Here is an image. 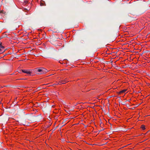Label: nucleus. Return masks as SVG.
I'll return each instance as SVG.
<instances>
[{"label": "nucleus", "instance_id": "13", "mask_svg": "<svg viewBox=\"0 0 150 150\" xmlns=\"http://www.w3.org/2000/svg\"><path fill=\"white\" fill-rule=\"evenodd\" d=\"M38 90H40V89H41V88L40 87H38Z\"/></svg>", "mask_w": 150, "mask_h": 150}, {"label": "nucleus", "instance_id": "2", "mask_svg": "<svg viewBox=\"0 0 150 150\" xmlns=\"http://www.w3.org/2000/svg\"><path fill=\"white\" fill-rule=\"evenodd\" d=\"M55 50L53 48H50L48 49L47 51V54L48 55H53L56 52Z\"/></svg>", "mask_w": 150, "mask_h": 150}, {"label": "nucleus", "instance_id": "18", "mask_svg": "<svg viewBox=\"0 0 150 150\" xmlns=\"http://www.w3.org/2000/svg\"><path fill=\"white\" fill-rule=\"evenodd\" d=\"M150 131V130H149L148 132H149Z\"/></svg>", "mask_w": 150, "mask_h": 150}, {"label": "nucleus", "instance_id": "4", "mask_svg": "<svg viewBox=\"0 0 150 150\" xmlns=\"http://www.w3.org/2000/svg\"><path fill=\"white\" fill-rule=\"evenodd\" d=\"M141 128L143 130H144L145 129V126L144 125H141Z\"/></svg>", "mask_w": 150, "mask_h": 150}, {"label": "nucleus", "instance_id": "6", "mask_svg": "<svg viewBox=\"0 0 150 150\" xmlns=\"http://www.w3.org/2000/svg\"><path fill=\"white\" fill-rule=\"evenodd\" d=\"M26 73L29 75H31V72L27 71Z\"/></svg>", "mask_w": 150, "mask_h": 150}, {"label": "nucleus", "instance_id": "14", "mask_svg": "<svg viewBox=\"0 0 150 150\" xmlns=\"http://www.w3.org/2000/svg\"><path fill=\"white\" fill-rule=\"evenodd\" d=\"M2 52V50L1 49H0V52Z\"/></svg>", "mask_w": 150, "mask_h": 150}, {"label": "nucleus", "instance_id": "17", "mask_svg": "<svg viewBox=\"0 0 150 150\" xmlns=\"http://www.w3.org/2000/svg\"><path fill=\"white\" fill-rule=\"evenodd\" d=\"M18 72H19V73H21V72H20V71Z\"/></svg>", "mask_w": 150, "mask_h": 150}, {"label": "nucleus", "instance_id": "9", "mask_svg": "<svg viewBox=\"0 0 150 150\" xmlns=\"http://www.w3.org/2000/svg\"><path fill=\"white\" fill-rule=\"evenodd\" d=\"M28 2V1L27 0H25L24 1V3L23 4H24V5H25L26 4H27Z\"/></svg>", "mask_w": 150, "mask_h": 150}, {"label": "nucleus", "instance_id": "8", "mask_svg": "<svg viewBox=\"0 0 150 150\" xmlns=\"http://www.w3.org/2000/svg\"><path fill=\"white\" fill-rule=\"evenodd\" d=\"M40 5L41 6H46V4L45 3H42L41 2L40 3Z\"/></svg>", "mask_w": 150, "mask_h": 150}, {"label": "nucleus", "instance_id": "5", "mask_svg": "<svg viewBox=\"0 0 150 150\" xmlns=\"http://www.w3.org/2000/svg\"><path fill=\"white\" fill-rule=\"evenodd\" d=\"M0 47L1 48H4V47L2 45V42H0Z\"/></svg>", "mask_w": 150, "mask_h": 150}, {"label": "nucleus", "instance_id": "15", "mask_svg": "<svg viewBox=\"0 0 150 150\" xmlns=\"http://www.w3.org/2000/svg\"><path fill=\"white\" fill-rule=\"evenodd\" d=\"M60 83L62 84H64L65 83H62V82H60Z\"/></svg>", "mask_w": 150, "mask_h": 150}, {"label": "nucleus", "instance_id": "7", "mask_svg": "<svg viewBox=\"0 0 150 150\" xmlns=\"http://www.w3.org/2000/svg\"><path fill=\"white\" fill-rule=\"evenodd\" d=\"M18 17H19V16H15L14 17V19L15 20H17L18 19Z\"/></svg>", "mask_w": 150, "mask_h": 150}, {"label": "nucleus", "instance_id": "16", "mask_svg": "<svg viewBox=\"0 0 150 150\" xmlns=\"http://www.w3.org/2000/svg\"><path fill=\"white\" fill-rule=\"evenodd\" d=\"M110 129H112V127H110Z\"/></svg>", "mask_w": 150, "mask_h": 150}, {"label": "nucleus", "instance_id": "11", "mask_svg": "<svg viewBox=\"0 0 150 150\" xmlns=\"http://www.w3.org/2000/svg\"><path fill=\"white\" fill-rule=\"evenodd\" d=\"M25 79H26L21 78V79H17V80H25Z\"/></svg>", "mask_w": 150, "mask_h": 150}, {"label": "nucleus", "instance_id": "3", "mask_svg": "<svg viewBox=\"0 0 150 150\" xmlns=\"http://www.w3.org/2000/svg\"><path fill=\"white\" fill-rule=\"evenodd\" d=\"M127 91L126 89H124V90H123L122 91H120V92H119V94H120L121 93H124L125 92V91Z\"/></svg>", "mask_w": 150, "mask_h": 150}, {"label": "nucleus", "instance_id": "1", "mask_svg": "<svg viewBox=\"0 0 150 150\" xmlns=\"http://www.w3.org/2000/svg\"><path fill=\"white\" fill-rule=\"evenodd\" d=\"M35 71L38 74L45 73L47 72V70L42 67L39 68H37L35 69Z\"/></svg>", "mask_w": 150, "mask_h": 150}, {"label": "nucleus", "instance_id": "10", "mask_svg": "<svg viewBox=\"0 0 150 150\" xmlns=\"http://www.w3.org/2000/svg\"><path fill=\"white\" fill-rule=\"evenodd\" d=\"M22 71L23 72L26 73L27 71V70H22Z\"/></svg>", "mask_w": 150, "mask_h": 150}, {"label": "nucleus", "instance_id": "12", "mask_svg": "<svg viewBox=\"0 0 150 150\" xmlns=\"http://www.w3.org/2000/svg\"><path fill=\"white\" fill-rule=\"evenodd\" d=\"M65 81L66 82H68V81H67V80H66V79H65L64 81Z\"/></svg>", "mask_w": 150, "mask_h": 150}]
</instances>
